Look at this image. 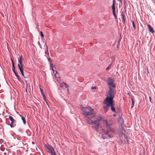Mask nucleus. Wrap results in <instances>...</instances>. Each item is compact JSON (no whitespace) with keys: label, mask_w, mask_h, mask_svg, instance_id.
Listing matches in <instances>:
<instances>
[{"label":"nucleus","mask_w":155,"mask_h":155,"mask_svg":"<svg viewBox=\"0 0 155 155\" xmlns=\"http://www.w3.org/2000/svg\"><path fill=\"white\" fill-rule=\"evenodd\" d=\"M80 107L84 117L93 118L95 117V114L94 113L93 109L91 107H84L81 105Z\"/></svg>","instance_id":"obj_1"},{"label":"nucleus","mask_w":155,"mask_h":155,"mask_svg":"<svg viewBox=\"0 0 155 155\" xmlns=\"http://www.w3.org/2000/svg\"><path fill=\"white\" fill-rule=\"evenodd\" d=\"M102 120V117H100L96 118L95 120H92V124L95 125L92 126V128L97 132H99L100 123Z\"/></svg>","instance_id":"obj_2"},{"label":"nucleus","mask_w":155,"mask_h":155,"mask_svg":"<svg viewBox=\"0 0 155 155\" xmlns=\"http://www.w3.org/2000/svg\"><path fill=\"white\" fill-rule=\"evenodd\" d=\"M116 93V91L113 90L111 87H109V90L108 92L109 96H107L104 100L107 101H113V99L114 97V94Z\"/></svg>","instance_id":"obj_3"},{"label":"nucleus","mask_w":155,"mask_h":155,"mask_svg":"<svg viewBox=\"0 0 155 155\" xmlns=\"http://www.w3.org/2000/svg\"><path fill=\"white\" fill-rule=\"evenodd\" d=\"M45 147L47 150L48 152L51 155H57L53 147L52 146L48 144L45 145Z\"/></svg>","instance_id":"obj_4"},{"label":"nucleus","mask_w":155,"mask_h":155,"mask_svg":"<svg viewBox=\"0 0 155 155\" xmlns=\"http://www.w3.org/2000/svg\"><path fill=\"white\" fill-rule=\"evenodd\" d=\"M114 79L109 77L107 78V80L106 82L107 85L110 86V87L115 88L116 87V85L114 82Z\"/></svg>","instance_id":"obj_5"},{"label":"nucleus","mask_w":155,"mask_h":155,"mask_svg":"<svg viewBox=\"0 0 155 155\" xmlns=\"http://www.w3.org/2000/svg\"><path fill=\"white\" fill-rule=\"evenodd\" d=\"M102 130L103 131L102 137L103 139H106L108 137L111 138V136L108 134V132L105 131L103 128H102Z\"/></svg>","instance_id":"obj_6"},{"label":"nucleus","mask_w":155,"mask_h":155,"mask_svg":"<svg viewBox=\"0 0 155 155\" xmlns=\"http://www.w3.org/2000/svg\"><path fill=\"white\" fill-rule=\"evenodd\" d=\"M109 102L105 100H104V103L106 104V105L104 106V110L105 112H107L109 109L110 107V104H109Z\"/></svg>","instance_id":"obj_7"},{"label":"nucleus","mask_w":155,"mask_h":155,"mask_svg":"<svg viewBox=\"0 0 155 155\" xmlns=\"http://www.w3.org/2000/svg\"><path fill=\"white\" fill-rule=\"evenodd\" d=\"M22 56L21 55L20 58L18 59V67L19 69L23 68L22 61Z\"/></svg>","instance_id":"obj_8"},{"label":"nucleus","mask_w":155,"mask_h":155,"mask_svg":"<svg viewBox=\"0 0 155 155\" xmlns=\"http://www.w3.org/2000/svg\"><path fill=\"white\" fill-rule=\"evenodd\" d=\"M111 110L114 112L116 113V110L114 105V101H109Z\"/></svg>","instance_id":"obj_9"},{"label":"nucleus","mask_w":155,"mask_h":155,"mask_svg":"<svg viewBox=\"0 0 155 155\" xmlns=\"http://www.w3.org/2000/svg\"><path fill=\"white\" fill-rule=\"evenodd\" d=\"M118 122L120 124L121 127H122V125H124V122L123 118L121 117H120L118 120Z\"/></svg>","instance_id":"obj_10"},{"label":"nucleus","mask_w":155,"mask_h":155,"mask_svg":"<svg viewBox=\"0 0 155 155\" xmlns=\"http://www.w3.org/2000/svg\"><path fill=\"white\" fill-rule=\"evenodd\" d=\"M147 26L149 32L153 34L154 33L155 31L154 29L151 27V25H148Z\"/></svg>","instance_id":"obj_11"},{"label":"nucleus","mask_w":155,"mask_h":155,"mask_svg":"<svg viewBox=\"0 0 155 155\" xmlns=\"http://www.w3.org/2000/svg\"><path fill=\"white\" fill-rule=\"evenodd\" d=\"M85 119L87 120V123L89 124H92V118L90 117H85Z\"/></svg>","instance_id":"obj_12"},{"label":"nucleus","mask_w":155,"mask_h":155,"mask_svg":"<svg viewBox=\"0 0 155 155\" xmlns=\"http://www.w3.org/2000/svg\"><path fill=\"white\" fill-rule=\"evenodd\" d=\"M103 122L105 124V127L107 126H111V123L110 122H108L107 120H104Z\"/></svg>","instance_id":"obj_13"},{"label":"nucleus","mask_w":155,"mask_h":155,"mask_svg":"<svg viewBox=\"0 0 155 155\" xmlns=\"http://www.w3.org/2000/svg\"><path fill=\"white\" fill-rule=\"evenodd\" d=\"M111 126H107L106 127L107 128V131L106 132H113V130L110 127Z\"/></svg>","instance_id":"obj_14"},{"label":"nucleus","mask_w":155,"mask_h":155,"mask_svg":"<svg viewBox=\"0 0 155 155\" xmlns=\"http://www.w3.org/2000/svg\"><path fill=\"white\" fill-rule=\"evenodd\" d=\"M9 118L11 121L12 124H14L16 122V120L14 119L13 117L11 116H9Z\"/></svg>","instance_id":"obj_15"},{"label":"nucleus","mask_w":155,"mask_h":155,"mask_svg":"<svg viewBox=\"0 0 155 155\" xmlns=\"http://www.w3.org/2000/svg\"><path fill=\"white\" fill-rule=\"evenodd\" d=\"M11 61L12 62V70L13 71H15V65L14 64V61L12 59V58H11Z\"/></svg>","instance_id":"obj_16"},{"label":"nucleus","mask_w":155,"mask_h":155,"mask_svg":"<svg viewBox=\"0 0 155 155\" xmlns=\"http://www.w3.org/2000/svg\"><path fill=\"white\" fill-rule=\"evenodd\" d=\"M19 115L21 117V119L23 121V123L25 124L26 123V120H25V117H24L23 116H22V115Z\"/></svg>","instance_id":"obj_17"},{"label":"nucleus","mask_w":155,"mask_h":155,"mask_svg":"<svg viewBox=\"0 0 155 155\" xmlns=\"http://www.w3.org/2000/svg\"><path fill=\"white\" fill-rule=\"evenodd\" d=\"M19 69V71H20L23 77L25 78V77L24 74L23 73V68H21Z\"/></svg>","instance_id":"obj_18"},{"label":"nucleus","mask_w":155,"mask_h":155,"mask_svg":"<svg viewBox=\"0 0 155 155\" xmlns=\"http://www.w3.org/2000/svg\"><path fill=\"white\" fill-rule=\"evenodd\" d=\"M115 1L114 0L113 2V3L112 5V9L113 11L115 10Z\"/></svg>","instance_id":"obj_19"},{"label":"nucleus","mask_w":155,"mask_h":155,"mask_svg":"<svg viewBox=\"0 0 155 155\" xmlns=\"http://www.w3.org/2000/svg\"><path fill=\"white\" fill-rule=\"evenodd\" d=\"M121 15H122V18L123 21L124 23L125 21V16L124 15L123 13H122V14Z\"/></svg>","instance_id":"obj_20"},{"label":"nucleus","mask_w":155,"mask_h":155,"mask_svg":"<svg viewBox=\"0 0 155 155\" xmlns=\"http://www.w3.org/2000/svg\"><path fill=\"white\" fill-rule=\"evenodd\" d=\"M40 91H41V94H42V95L43 96L44 98V99H45V95L44 94V93L43 92V91L42 89H41L40 88Z\"/></svg>","instance_id":"obj_21"},{"label":"nucleus","mask_w":155,"mask_h":155,"mask_svg":"<svg viewBox=\"0 0 155 155\" xmlns=\"http://www.w3.org/2000/svg\"><path fill=\"white\" fill-rule=\"evenodd\" d=\"M50 69H52V70L53 71L54 73V70L53 69V64L52 63H50Z\"/></svg>","instance_id":"obj_22"},{"label":"nucleus","mask_w":155,"mask_h":155,"mask_svg":"<svg viewBox=\"0 0 155 155\" xmlns=\"http://www.w3.org/2000/svg\"><path fill=\"white\" fill-rule=\"evenodd\" d=\"M121 129L120 130V131L123 132H125V129H124V126L122 125V127H121Z\"/></svg>","instance_id":"obj_23"},{"label":"nucleus","mask_w":155,"mask_h":155,"mask_svg":"<svg viewBox=\"0 0 155 155\" xmlns=\"http://www.w3.org/2000/svg\"><path fill=\"white\" fill-rule=\"evenodd\" d=\"M113 14L114 15L115 19L117 18V16L115 13V10L113 11Z\"/></svg>","instance_id":"obj_24"},{"label":"nucleus","mask_w":155,"mask_h":155,"mask_svg":"<svg viewBox=\"0 0 155 155\" xmlns=\"http://www.w3.org/2000/svg\"><path fill=\"white\" fill-rule=\"evenodd\" d=\"M124 134V133L123 132L120 131L119 134V135L120 137H122L123 135Z\"/></svg>","instance_id":"obj_25"},{"label":"nucleus","mask_w":155,"mask_h":155,"mask_svg":"<svg viewBox=\"0 0 155 155\" xmlns=\"http://www.w3.org/2000/svg\"><path fill=\"white\" fill-rule=\"evenodd\" d=\"M6 124H7L8 125H10V127H11V128H13L14 127V126H13V125L12 124H8L7 123V122H6Z\"/></svg>","instance_id":"obj_26"},{"label":"nucleus","mask_w":155,"mask_h":155,"mask_svg":"<svg viewBox=\"0 0 155 155\" xmlns=\"http://www.w3.org/2000/svg\"><path fill=\"white\" fill-rule=\"evenodd\" d=\"M132 25H133V27H134V29H135V28H136V26H135V24L134 22V21H133L132 22Z\"/></svg>","instance_id":"obj_27"},{"label":"nucleus","mask_w":155,"mask_h":155,"mask_svg":"<svg viewBox=\"0 0 155 155\" xmlns=\"http://www.w3.org/2000/svg\"><path fill=\"white\" fill-rule=\"evenodd\" d=\"M16 76V77L17 78V79H18V80L19 81H20V77H19V75H17Z\"/></svg>","instance_id":"obj_28"},{"label":"nucleus","mask_w":155,"mask_h":155,"mask_svg":"<svg viewBox=\"0 0 155 155\" xmlns=\"http://www.w3.org/2000/svg\"><path fill=\"white\" fill-rule=\"evenodd\" d=\"M134 101L132 99V107L134 106Z\"/></svg>","instance_id":"obj_29"},{"label":"nucleus","mask_w":155,"mask_h":155,"mask_svg":"<svg viewBox=\"0 0 155 155\" xmlns=\"http://www.w3.org/2000/svg\"><path fill=\"white\" fill-rule=\"evenodd\" d=\"M124 138L127 140L128 139L127 136L126 135H125V134L124 135Z\"/></svg>","instance_id":"obj_30"},{"label":"nucleus","mask_w":155,"mask_h":155,"mask_svg":"<svg viewBox=\"0 0 155 155\" xmlns=\"http://www.w3.org/2000/svg\"><path fill=\"white\" fill-rule=\"evenodd\" d=\"M111 64H110L109 65V66L107 68H106V70H108L109 69V68L111 66Z\"/></svg>","instance_id":"obj_31"},{"label":"nucleus","mask_w":155,"mask_h":155,"mask_svg":"<svg viewBox=\"0 0 155 155\" xmlns=\"http://www.w3.org/2000/svg\"><path fill=\"white\" fill-rule=\"evenodd\" d=\"M40 33H41V36L42 37H44V35L43 33V32L42 31H41L40 32Z\"/></svg>","instance_id":"obj_32"},{"label":"nucleus","mask_w":155,"mask_h":155,"mask_svg":"<svg viewBox=\"0 0 155 155\" xmlns=\"http://www.w3.org/2000/svg\"><path fill=\"white\" fill-rule=\"evenodd\" d=\"M64 83V84L65 86H66V87H69V86L68 85V84L65 83H64V82H63Z\"/></svg>","instance_id":"obj_33"},{"label":"nucleus","mask_w":155,"mask_h":155,"mask_svg":"<svg viewBox=\"0 0 155 155\" xmlns=\"http://www.w3.org/2000/svg\"><path fill=\"white\" fill-rule=\"evenodd\" d=\"M96 88V87L95 86L93 87H91V89H92V90L95 89Z\"/></svg>","instance_id":"obj_34"},{"label":"nucleus","mask_w":155,"mask_h":155,"mask_svg":"<svg viewBox=\"0 0 155 155\" xmlns=\"http://www.w3.org/2000/svg\"><path fill=\"white\" fill-rule=\"evenodd\" d=\"M0 150L2 151H4V150H5V149L4 148V149H2V148L1 147L0 148Z\"/></svg>","instance_id":"obj_35"},{"label":"nucleus","mask_w":155,"mask_h":155,"mask_svg":"<svg viewBox=\"0 0 155 155\" xmlns=\"http://www.w3.org/2000/svg\"><path fill=\"white\" fill-rule=\"evenodd\" d=\"M13 72L15 74V76L17 75L18 74H17V73L15 71H13Z\"/></svg>","instance_id":"obj_36"},{"label":"nucleus","mask_w":155,"mask_h":155,"mask_svg":"<svg viewBox=\"0 0 155 155\" xmlns=\"http://www.w3.org/2000/svg\"><path fill=\"white\" fill-rule=\"evenodd\" d=\"M45 53L46 54H48V50L47 51H45Z\"/></svg>","instance_id":"obj_37"},{"label":"nucleus","mask_w":155,"mask_h":155,"mask_svg":"<svg viewBox=\"0 0 155 155\" xmlns=\"http://www.w3.org/2000/svg\"><path fill=\"white\" fill-rule=\"evenodd\" d=\"M149 100H150V102H151V97H149Z\"/></svg>","instance_id":"obj_38"},{"label":"nucleus","mask_w":155,"mask_h":155,"mask_svg":"<svg viewBox=\"0 0 155 155\" xmlns=\"http://www.w3.org/2000/svg\"><path fill=\"white\" fill-rule=\"evenodd\" d=\"M48 61L50 62V61L51 60L50 58H49L48 59Z\"/></svg>","instance_id":"obj_39"},{"label":"nucleus","mask_w":155,"mask_h":155,"mask_svg":"<svg viewBox=\"0 0 155 155\" xmlns=\"http://www.w3.org/2000/svg\"><path fill=\"white\" fill-rule=\"evenodd\" d=\"M120 2H121V3H122V1L121 0H120Z\"/></svg>","instance_id":"obj_40"},{"label":"nucleus","mask_w":155,"mask_h":155,"mask_svg":"<svg viewBox=\"0 0 155 155\" xmlns=\"http://www.w3.org/2000/svg\"><path fill=\"white\" fill-rule=\"evenodd\" d=\"M60 86H61V87H62V85H61Z\"/></svg>","instance_id":"obj_41"},{"label":"nucleus","mask_w":155,"mask_h":155,"mask_svg":"<svg viewBox=\"0 0 155 155\" xmlns=\"http://www.w3.org/2000/svg\"><path fill=\"white\" fill-rule=\"evenodd\" d=\"M17 138V139H18V140H20V139H19L18 138Z\"/></svg>","instance_id":"obj_42"},{"label":"nucleus","mask_w":155,"mask_h":155,"mask_svg":"<svg viewBox=\"0 0 155 155\" xmlns=\"http://www.w3.org/2000/svg\"><path fill=\"white\" fill-rule=\"evenodd\" d=\"M8 51H10L9 49H8Z\"/></svg>","instance_id":"obj_43"},{"label":"nucleus","mask_w":155,"mask_h":155,"mask_svg":"<svg viewBox=\"0 0 155 155\" xmlns=\"http://www.w3.org/2000/svg\"><path fill=\"white\" fill-rule=\"evenodd\" d=\"M113 115H114V117L115 116V114H114Z\"/></svg>","instance_id":"obj_44"}]
</instances>
